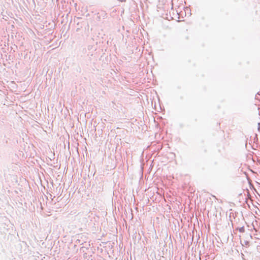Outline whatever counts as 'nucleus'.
Segmentation results:
<instances>
[{
	"label": "nucleus",
	"mask_w": 260,
	"mask_h": 260,
	"mask_svg": "<svg viewBox=\"0 0 260 260\" xmlns=\"http://www.w3.org/2000/svg\"><path fill=\"white\" fill-rule=\"evenodd\" d=\"M119 1L121 2H125L126 0H119Z\"/></svg>",
	"instance_id": "1"
}]
</instances>
